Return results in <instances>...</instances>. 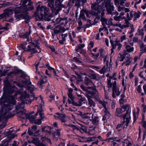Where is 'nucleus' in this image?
Here are the masks:
<instances>
[{
  "instance_id": "f257e3e1",
  "label": "nucleus",
  "mask_w": 146,
  "mask_h": 146,
  "mask_svg": "<svg viewBox=\"0 0 146 146\" xmlns=\"http://www.w3.org/2000/svg\"><path fill=\"white\" fill-rule=\"evenodd\" d=\"M5 85V90L7 91L8 95L5 94L4 93L0 99V105L2 108V109L4 112L1 117L3 118L7 119L13 116L11 115L9 111L12 108V105L15 104L16 103L15 100L16 96L18 94H20L21 99L22 102L27 103L26 100H27L29 97V95L25 91H24L18 90L15 86L21 88L23 86V84H21L17 82L11 81H9L7 80H4V82Z\"/></svg>"
},
{
  "instance_id": "f03ea898",
  "label": "nucleus",
  "mask_w": 146,
  "mask_h": 146,
  "mask_svg": "<svg viewBox=\"0 0 146 146\" xmlns=\"http://www.w3.org/2000/svg\"><path fill=\"white\" fill-rule=\"evenodd\" d=\"M28 1V0H23L22 7H19L16 8L10 7L5 9L3 14L0 15V19L3 17H8L9 15L13 14L14 11L15 17L17 19H26L29 17L27 11H31L34 9L32 6V3L30 1L28 5L26 4Z\"/></svg>"
},
{
  "instance_id": "7ed1b4c3",
  "label": "nucleus",
  "mask_w": 146,
  "mask_h": 146,
  "mask_svg": "<svg viewBox=\"0 0 146 146\" xmlns=\"http://www.w3.org/2000/svg\"><path fill=\"white\" fill-rule=\"evenodd\" d=\"M50 11V9L46 6L38 5L37 6V17L42 21H49L52 16Z\"/></svg>"
},
{
  "instance_id": "20e7f679",
  "label": "nucleus",
  "mask_w": 146,
  "mask_h": 146,
  "mask_svg": "<svg viewBox=\"0 0 146 146\" xmlns=\"http://www.w3.org/2000/svg\"><path fill=\"white\" fill-rule=\"evenodd\" d=\"M26 111L25 109H21L18 114V116L22 119H28L31 123L36 124V114H35V115H33L30 113L26 114Z\"/></svg>"
},
{
  "instance_id": "39448f33",
  "label": "nucleus",
  "mask_w": 146,
  "mask_h": 146,
  "mask_svg": "<svg viewBox=\"0 0 146 146\" xmlns=\"http://www.w3.org/2000/svg\"><path fill=\"white\" fill-rule=\"evenodd\" d=\"M27 44L26 43L23 44L21 45V47L25 51H29L32 54L36 52V44L33 42L30 43L28 45L27 47L26 48V46Z\"/></svg>"
},
{
  "instance_id": "423d86ee",
  "label": "nucleus",
  "mask_w": 146,
  "mask_h": 146,
  "mask_svg": "<svg viewBox=\"0 0 146 146\" xmlns=\"http://www.w3.org/2000/svg\"><path fill=\"white\" fill-rule=\"evenodd\" d=\"M28 133L29 135L35 136V137L33 138L32 142L33 143H34L36 146V125H33L31 128H29Z\"/></svg>"
},
{
  "instance_id": "0eeeda50",
  "label": "nucleus",
  "mask_w": 146,
  "mask_h": 146,
  "mask_svg": "<svg viewBox=\"0 0 146 146\" xmlns=\"http://www.w3.org/2000/svg\"><path fill=\"white\" fill-rule=\"evenodd\" d=\"M87 92H85V95H90L92 96H94L96 94H98L96 87L94 85L93 86H88L86 87Z\"/></svg>"
},
{
  "instance_id": "6e6552de",
  "label": "nucleus",
  "mask_w": 146,
  "mask_h": 146,
  "mask_svg": "<svg viewBox=\"0 0 146 146\" xmlns=\"http://www.w3.org/2000/svg\"><path fill=\"white\" fill-rule=\"evenodd\" d=\"M105 7L107 13L110 15L112 14V12L114 11V6L113 3H111L110 1L107 0L105 3Z\"/></svg>"
},
{
  "instance_id": "1a4fd4ad",
  "label": "nucleus",
  "mask_w": 146,
  "mask_h": 146,
  "mask_svg": "<svg viewBox=\"0 0 146 146\" xmlns=\"http://www.w3.org/2000/svg\"><path fill=\"white\" fill-rule=\"evenodd\" d=\"M44 105L42 104H40L38 106L37 105V107H38L37 108V116L38 114L41 117H42V116H44V110L43 109V106Z\"/></svg>"
},
{
  "instance_id": "9d476101",
  "label": "nucleus",
  "mask_w": 146,
  "mask_h": 146,
  "mask_svg": "<svg viewBox=\"0 0 146 146\" xmlns=\"http://www.w3.org/2000/svg\"><path fill=\"white\" fill-rule=\"evenodd\" d=\"M71 126L74 127L73 131V132H74V131L75 130L79 131L81 132L82 131L83 132H85L86 131L85 127L84 125L82 126L81 127L75 125H72Z\"/></svg>"
},
{
  "instance_id": "9b49d317",
  "label": "nucleus",
  "mask_w": 146,
  "mask_h": 146,
  "mask_svg": "<svg viewBox=\"0 0 146 146\" xmlns=\"http://www.w3.org/2000/svg\"><path fill=\"white\" fill-rule=\"evenodd\" d=\"M85 96L87 98L88 101V104L89 105L90 107H92V106H94L95 105V103L93 101V100L91 99L92 98V96H90V95H88L87 94L85 95Z\"/></svg>"
},
{
  "instance_id": "f8f14e48",
  "label": "nucleus",
  "mask_w": 146,
  "mask_h": 146,
  "mask_svg": "<svg viewBox=\"0 0 146 146\" xmlns=\"http://www.w3.org/2000/svg\"><path fill=\"white\" fill-rule=\"evenodd\" d=\"M62 3H60L59 2L57 1V0H56L55 2V4L54 5V12L55 11H57L58 10V8H60L62 7L63 6V5L61 4Z\"/></svg>"
},
{
  "instance_id": "ddd939ff",
  "label": "nucleus",
  "mask_w": 146,
  "mask_h": 146,
  "mask_svg": "<svg viewBox=\"0 0 146 146\" xmlns=\"http://www.w3.org/2000/svg\"><path fill=\"white\" fill-rule=\"evenodd\" d=\"M54 1L55 0H47V2H48V5L50 8L52 12H54Z\"/></svg>"
},
{
  "instance_id": "4468645a",
  "label": "nucleus",
  "mask_w": 146,
  "mask_h": 146,
  "mask_svg": "<svg viewBox=\"0 0 146 146\" xmlns=\"http://www.w3.org/2000/svg\"><path fill=\"white\" fill-rule=\"evenodd\" d=\"M116 115L117 117H122V115L121 114L123 112H124L122 110V108H117L116 110Z\"/></svg>"
},
{
  "instance_id": "2eb2a0df",
  "label": "nucleus",
  "mask_w": 146,
  "mask_h": 146,
  "mask_svg": "<svg viewBox=\"0 0 146 146\" xmlns=\"http://www.w3.org/2000/svg\"><path fill=\"white\" fill-rule=\"evenodd\" d=\"M44 78L42 76H41L40 81H38V83H37V85H39L41 88H42L44 86L43 85L45 84L46 81H47V80L46 79H45L46 81H45L44 80Z\"/></svg>"
},
{
  "instance_id": "dca6fc26",
  "label": "nucleus",
  "mask_w": 146,
  "mask_h": 146,
  "mask_svg": "<svg viewBox=\"0 0 146 146\" xmlns=\"http://www.w3.org/2000/svg\"><path fill=\"white\" fill-rule=\"evenodd\" d=\"M115 84V86L116 87H117V82L116 81H115L114 82L112 83L111 82V80H108L107 85L108 88H111L112 86H113V88Z\"/></svg>"
},
{
  "instance_id": "f3484780",
  "label": "nucleus",
  "mask_w": 146,
  "mask_h": 146,
  "mask_svg": "<svg viewBox=\"0 0 146 146\" xmlns=\"http://www.w3.org/2000/svg\"><path fill=\"white\" fill-rule=\"evenodd\" d=\"M84 83L87 85H91L94 84L92 80L89 78H87V76H86L85 78Z\"/></svg>"
},
{
  "instance_id": "a211bd4d",
  "label": "nucleus",
  "mask_w": 146,
  "mask_h": 146,
  "mask_svg": "<svg viewBox=\"0 0 146 146\" xmlns=\"http://www.w3.org/2000/svg\"><path fill=\"white\" fill-rule=\"evenodd\" d=\"M130 110V108H128L126 110H125L126 111V113L125 114H121V115H122V117L123 119H126V118H127V116H129V115H130V113L131 112V110Z\"/></svg>"
},
{
  "instance_id": "6ab92c4d",
  "label": "nucleus",
  "mask_w": 146,
  "mask_h": 146,
  "mask_svg": "<svg viewBox=\"0 0 146 146\" xmlns=\"http://www.w3.org/2000/svg\"><path fill=\"white\" fill-rule=\"evenodd\" d=\"M85 10L83 9L81 10L80 12V13L79 17V19H80L81 18H82L85 21H86L87 19L84 13H85Z\"/></svg>"
},
{
  "instance_id": "aec40b11",
  "label": "nucleus",
  "mask_w": 146,
  "mask_h": 146,
  "mask_svg": "<svg viewBox=\"0 0 146 146\" xmlns=\"http://www.w3.org/2000/svg\"><path fill=\"white\" fill-rule=\"evenodd\" d=\"M99 51L100 52V57H101V58H104V54L105 53V50L102 48H101L99 49Z\"/></svg>"
},
{
  "instance_id": "412c9836",
  "label": "nucleus",
  "mask_w": 146,
  "mask_h": 146,
  "mask_svg": "<svg viewBox=\"0 0 146 146\" xmlns=\"http://www.w3.org/2000/svg\"><path fill=\"white\" fill-rule=\"evenodd\" d=\"M125 48L126 51L130 53L132 52L134 50V48L133 47H131L129 45H127L126 46Z\"/></svg>"
},
{
  "instance_id": "4be33fe9",
  "label": "nucleus",
  "mask_w": 146,
  "mask_h": 146,
  "mask_svg": "<svg viewBox=\"0 0 146 146\" xmlns=\"http://www.w3.org/2000/svg\"><path fill=\"white\" fill-rule=\"evenodd\" d=\"M85 46V44H80L75 48V50L77 52H79V50H81Z\"/></svg>"
},
{
  "instance_id": "5701e85b",
  "label": "nucleus",
  "mask_w": 146,
  "mask_h": 146,
  "mask_svg": "<svg viewBox=\"0 0 146 146\" xmlns=\"http://www.w3.org/2000/svg\"><path fill=\"white\" fill-rule=\"evenodd\" d=\"M53 128L52 127L49 126H42L41 127V132H43L45 130H50Z\"/></svg>"
},
{
  "instance_id": "b1692460",
  "label": "nucleus",
  "mask_w": 146,
  "mask_h": 146,
  "mask_svg": "<svg viewBox=\"0 0 146 146\" xmlns=\"http://www.w3.org/2000/svg\"><path fill=\"white\" fill-rule=\"evenodd\" d=\"M40 119H37V125H39L42 122V121H44V119H46V117L44 116H42V117H40Z\"/></svg>"
},
{
  "instance_id": "393cba45",
  "label": "nucleus",
  "mask_w": 146,
  "mask_h": 146,
  "mask_svg": "<svg viewBox=\"0 0 146 146\" xmlns=\"http://www.w3.org/2000/svg\"><path fill=\"white\" fill-rule=\"evenodd\" d=\"M98 117L95 116L92 119V123L93 124L95 125H97L98 123L99 120H98Z\"/></svg>"
},
{
  "instance_id": "a878e982",
  "label": "nucleus",
  "mask_w": 146,
  "mask_h": 146,
  "mask_svg": "<svg viewBox=\"0 0 146 146\" xmlns=\"http://www.w3.org/2000/svg\"><path fill=\"white\" fill-rule=\"evenodd\" d=\"M23 85H28L30 84V82L29 79H25L22 81Z\"/></svg>"
},
{
  "instance_id": "bb28decb",
  "label": "nucleus",
  "mask_w": 146,
  "mask_h": 146,
  "mask_svg": "<svg viewBox=\"0 0 146 146\" xmlns=\"http://www.w3.org/2000/svg\"><path fill=\"white\" fill-rule=\"evenodd\" d=\"M126 123L124 125V126H126V127H127L129 126V124L130 122V120L131 119V116L129 115V117H127L126 119Z\"/></svg>"
},
{
  "instance_id": "cd10ccee",
  "label": "nucleus",
  "mask_w": 146,
  "mask_h": 146,
  "mask_svg": "<svg viewBox=\"0 0 146 146\" xmlns=\"http://www.w3.org/2000/svg\"><path fill=\"white\" fill-rule=\"evenodd\" d=\"M53 135L54 137H55L56 135H57L58 137L60 136V130L57 129L56 131L53 133Z\"/></svg>"
},
{
  "instance_id": "c85d7f7f",
  "label": "nucleus",
  "mask_w": 146,
  "mask_h": 146,
  "mask_svg": "<svg viewBox=\"0 0 146 146\" xmlns=\"http://www.w3.org/2000/svg\"><path fill=\"white\" fill-rule=\"evenodd\" d=\"M116 73H114L112 76H109V80H111V79L115 80H117V78L116 77Z\"/></svg>"
},
{
  "instance_id": "c756f323",
  "label": "nucleus",
  "mask_w": 146,
  "mask_h": 146,
  "mask_svg": "<svg viewBox=\"0 0 146 146\" xmlns=\"http://www.w3.org/2000/svg\"><path fill=\"white\" fill-rule=\"evenodd\" d=\"M110 114L104 113V115L103 116L102 120L104 121L106 119H109V116Z\"/></svg>"
},
{
  "instance_id": "7c9ffc66",
  "label": "nucleus",
  "mask_w": 146,
  "mask_h": 146,
  "mask_svg": "<svg viewBox=\"0 0 146 146\" xmlns=\"http://www.w3.org/2000/svg\"><path fill=\"white\" fill-rule=\"evenodd\" d=\"M138 13L136 12H135L134 20H136L137 18H138L140 17L141 13L139 11Z\"/></svg>"
},
{
  "instance_id": "2f4dec72",
  "label": "nucleus",
  "mask_w": 146,
  "mask_h": 146,
  "mask_svg": "<svg viewBox=\"0 0 146 146\" xmlns=\"http://www.w3.org/2000/svg\"><path fill=\"white\" fill-rule=\"evenodd\" d=\"M106 70V67L104 65L100 70L99 72L101 74H104Z\"/></svg>"
},
{
  "instance_id": "473e14b6",
  "label": "nucleus",
  "mask_w": 146,
  "mask_h": 146,
  "mask_svg": "<svg viewBox=\"0 0 146 146\" xmlns=\"http://www.w3.org/2000/svg\"><path fill=\"white\" fill-rule=\"evenodd\" d=\"M90 55L91 56L93 57H94V59H97L100 55V53H98L96 54H95L91 52L90 54Z\"/></svg>"
},
{
  "instance_id": "72a5a7b5",
  "label": "nucleus",
  "mask_w": 146,
  "mask_h": 146,
  "mask_svg": "<svg viewBox=\"0 0 146 146\" xmlns=\"http://www.w3.org/2000/svg\"><path fill=\"white\" fill-rule=\"evenodd\" d=\"M130 108V106L129 104L123 105L121 107L122 109H123L124 110L123 111H124V112L125 111V110H126L128 108Z\"/></svg>"
},
{
  "instance_id": "f704fd0d",
  "label": "nucleus",
  "mask_w": 146,
  "mask_h": 146,
  "mask_svg": "<svg viewBox=\"0 0 146 146\" xmlns=\"http://www.w3.org/2000/svg\"><path fill=\"white\" fill-rule=\"evenodd\" d=\"M115 88V89H116V92H115V94H116V95L117 96H119L121 94L120 91L119 90V88H118L117 89V86L116 87H115V84L114 85V86L113 88Z\"/></svg>"
},
{
  "instance_id": "c9c22d12",
  "label": "nucleus",
  "mask_w": 146,
  "mask_h": 146,
  "mask_svg": "<svg viewBox=\"0 0 146 146\" xmlns=\"http://www.w3.org/2000/svg\"><path fill=\"white\" fill-rule=\"evenodd\" d=\"M86 98L84 97H83L81 98L79 100V103H80V104L81 105V106L82 104V102H83L84 101H86Z\"/></svg>"
},
{
  "instance_id": "e433bc0d",
  "label": "nucleus",
  "mask_w": 146,
  "mask_h": 146,
  "mask_svg": "<svg viewBox=\"0 0 146 146\" xmlns=\"http://www.w3.org/2000/svg\"><path fill=\"white\" fill-rule=\"evenodd\" d=\"M9 70H5L4 71V74H3V75L4 76L6 74H7V75L8 76H12V75L13 74H14V73L13 72H10V73H8L7 72V71H8Z\"/></svg>"
},
{
  "instance_id": "4c0bfd02",
  "label": "nucleus",
  "mask_w": 146,
  "mask_h": 146,
  "mask_svg": "<svg viewBox=\"0 0 146 146\" xmlns=\"http://www.w3.org/2000/svg\"><path fill=\"white\" fill-rule=\"evenodd\" d=\"M89 44L91 46H88V50L91 49V48H93L94 47V42L92 41H90Z\"/></svg>"
},
{
  "instance_id": "58836bf2",
  "label": "nucleus",
  "mask_w": 146,
  "mask_h": 146,
  "mask_svg": "<svg viewBox=\"0 0 146 146\" xmlns=\"http://www.w3.org/2000/svg\"><path fill=\"white\" fill-rule=\"evenodd\" d=\"M43 134H45V135H47L48 134L51 135V132L50 130H45L43 132H41Z\"/></svg>"
},
{
  "instance_id": "ea45409f",
  "label": "nucleus",
  "mask_w": 146,
  "mask_h": 146,
  "mask_svg": "<svg viewBox=\"0 0 146 146\" xmlns=\"http://www.w3.org/2000/svg\"><path fill=\"white\" fill-rule=\"evenodd\" d=\"M115 92H116V89L115 88H112V97L113 98H115L116 97L115 95Z\"/></svg>"
},
{
  "instance_id": "a19ab883",
  "label": "nucleus",
  "mask_w": 146,
  "mask_h": 146,
  "mask_svg": "<svg viewBox=\"0 0 146 146\" xmlns=\"http://www.w3.org/2000/svg\"><path fill=\"white\" fill-rule=\"evenodd\" d=\"M37 26L40 29H42L43 31H44L46 29L45 27H44L41 25V23H38L37 24Z\"/></svg>"
},
{
  "instance_id": "79ce46f5",
  "label": "nucleus",
  "mask_w": 146,
  "mask_h": 146,
  "mask_svg": "<svg viewBox=\"0 0 146 146\" xmlns=\"http://www.w3.org/2000/svg\"><path fill=\"white\" fill-rule=\"evenodd\" d=\"M110 42L111 44V45L112 46L111 48H112L113 49H115L116 48V45L115 44L113 41V40H110Z\"/></svg>"
},
{
  "instance_id": "37998d69",
  "label": "nucleus",
  "mask_w": 146,
  "mask_h": 146,
  "mask_svg": "<svg viewBox=\"0 0 146 146\" xmlns=\"http://www.w3.org/2000/svg\"><path fill=\"white\" fill-rule=\"evenodd\" d=\"M88 114V113H83L81 117H82V118H89V116L87 115Z\"/></svg>"
},
{
  "instance_id": "c03bdc74",
  "label": "nucleus",
  "mask_w": 146,
  "mask_h": 146,
  "mask_svg": "<svg viewBox=\"0 0 146 146\" xmlns=\"http://www.w3.org/2000/svg\"><path fill=\"white\" fill-rule=\"evenodd\" d=\"M126 55H129V54H124L123 55H122L121 56V59L120 60V61H123L125 59V56Z\"/></svg>"
},
{
  "instance_id": "a18cd8bd",
  "label": "nucleus",
  "mask_w": 146,
  "mask_h": 146,
  "mask_svg": "<svg viewBox=\"0 0 146 146\" xmlns=\"http://www.w3.org/2000/svg\"><path fill=\"white\" fill-rule=\"evenodd\" d=\"M62 71L64 74V76L67 78H68L69 76L68 72L65 70L64 68H62Z\"/></svg>"
},
{
  "instance_id": "49530a36",
  "label": "nucleus",
  "mask_w": 146,
  "mask_h": 146,
  "mask_svg": "<svg viewBox=\"0 0 146 146\" xmlns=\"http://www.w3.org/2000/svg\"><path fill=\"white\" fill-rule=\"evenodd\" d=\"M72 104L74 106H81V105L80 104V103H79V104H78L76 102L74 101V100H72Z\"/></svg>"
},
{
  "instance_id": "de8ad7c7",
  "label": "nucleus",
  "mask_w": 146,
  "mask_h": 146,
  "mask_svg": "<svg viewBox=\"0 0 146 146\" xmlns=\"http://www.w3.org/2000/svg\"><path fill=\"white\" fill-rule=\"evenodd\" d=\"M143 73L144 72L143 71H141L139 74V76L140 78H142L144 80H145V78L144 76V75L143 74Z\"/></svg>"
},
{
  "instance_id": "09e8293b",
  "label": "nucleus",
  "mask_w": 146,
  "mask_h": 146,
  "mask_svg": "<svg viewBox=\"0 0 146 146\" xmlns=\"http://www.w3.org/2000/svg\"><path fill=\"white\" fill-rule=\"evenodd\" d=\"M37 146H46V145L42 143H39V139L37 138Z\"/></svg>"
},
{
  "instance_id": "8fccbe9b",
  "label": "nucleus",
  "mask_w": 146,
  "mask_h": 146,
  "mask_svg": "<svg viewBox=\"0 0 146 146\" xmlns=\"http://www.w3.org/2000/svg\"><path fill=\"white\" fill-rule=\"evenodd\" d=\"M68 97L71 100H74V97L73 96L72 93H68Z\"/></svg>"
},
{
  "instance_id": "3c124183",
  "label": "nucleus",
  "mask_w": 146,
  "mask_h": 146,
  "mask_svg": "<svg viewBox=\"0 0 146 146\" xmlns=\"http://www.w3.org/2000/svg\"><path fill=\"white\" fill-rule=\"evenodd\" d=\"M117 141L116 140H114L112 141V143L111 145V146H115L116 145V146H119V144L118 143H117L116 141Z\"/></svg>"
},
{
  "instance_id": "603ef678",
  "label": "nucleus",
  "mask_w": 146,
  "mask_h": 146,
  "mask_svg": "<svg viewBox=\"0 0 146 146\" xmlns=\"http://www.w3.org/2000/svg\"><path fill=\"white\" fill-rule=\"evenodd\" d=\"M38 40H37V50L38 49V51L37 50V53H40L41 52V49L40 48L39 46V44L38 43Z\"/></svg>"
},
{
  "instance_id": "864d4df0",
  "label": "nucleus",
  "mask_w": 146,
  "mask_h": 146,
  "mask_svg": "<svg viewBox=\"0 0 146 146\" xmlns=\"http://www.w3.org/2000/svg\"><path fill=\"white\" fill-rule=\"evenodd\" d=\"M137 91L139 93H141L142 89L140 85H139L137 88Z\"/></svg>"
},
{
  "instance_id": "5fc2aeb1",
  "label": "nucleus",
  "mask_w": 146,
  "mask_h": 146,
  "mask_svg": "<svg viewBox=\"0 0 146 146\" xmlns=\"http://www.w3.org/2000/svg\"><path fill=\"white\" fill-rule=\"evenodd\" d=\"M61 18V21H65V24H66L68 22V21L67 20V17L66 16H65L63 18Z\"/></svg>"
},
{
  "instance_id": "6e6d98bb",
  "label": "nucleus",
  "mask_w": 146,
  "mask_h": 146,
  "mask_svg": "<svg viewBox=\"0 0 146 146\" xmlns=\"http://www.w3.org/2000/svg\"><path fill=\"white\" fill-rule=\"evenodd\" d=\"M80 87L83 91L85 92H87V90H86V87H85L83 84L81 85Z\"/></svg>"
},
{
  "instance_id": "4d7b16f0",
  "label": "nucleus",
  "mask_w": 146,
  "mask_h": 146,
  "mask_svg": "<svg viewBox=\"0 0 146 146\" xmlns=\"http://www.w3.org/2000/svg\"><path fill=\"white\" fill-rule=\"evenodd\" d=\"M133 123H135L136 120L137 119V118L136 116L135 113L134 112H133Z\"/></svg>"
},
{
  "instance_id": "13d9d810",
  "label": "nucleus",
  "mask_w": 146,
  "mask_h": 146,
  "mask_svg": "<svg viewBox=\"0 0 146 146\" xmlns=\"http://www.w3.org/2000/svg\"><path fill=\"white\" fill-rule=\"evenodd\" d=\"M84 11H85V13L86 14L87 17L90 18V16L89 15L91 14L90 12L86 10Z\"/></svg>"
},
{
  "instance_id": "bf43d9fd",
  "label": "nucleus",
  "mask_w": 146,
  "mask_h": 146,
  "mask_svg": "<svg viewBox=\"0 0 146 146\" xmlns=\"http://www.w3.org/2000/svg\"><path fill=\"white\" fill-rule=\"evenodd\" d=\"M48 47L50 49L51 52H55V49L54 46L52 45L51 46H48Z\"/></svg>"
},
{
  "instance_id": "052dcab7",
  "label": "nucleus",
  "mask_w": 146,
  "mask_h": 146,
  "mask_svg": "<svg viewBox=\"0 0 146 146\" xmlns=\"http://www.w3.org/2000/svg\"><path fill=\"white\" fill-rule=\"evenodd\" d=\"M120 17L121 16L120 15L118 16H115L113 17V19L115 20L119 21H120Z\"/></svg>"
},
{
  "instance_id": "680f3d73",
  "label": "nucleus",
  "mask_w": 146,
  "mask_h": 146,
  "mask_svg": "<svg viewBox=\"0 0 146 146\" xmlns=\"http://www.w3.org/2000/svg\"><path fill=\"white\" fill-rule=\"evenodd\" d=\"M73 60L74 61L78 63H80L81 61L78 59L77 57H74L73 58Z\"/></svg>"
},
{
  "instance_id": "e2e57ef3",
  "label": "nucleus",
  "mask_w": 146,
  "mask_h": 146,
  "mask_svg": "<svg viewBox=\"0 0 146 146\" xmlns=\"http://www.w3.org/2000/svg\"><path fill=\"white\" fill-rule=\"evenodd\" d=\"M131 30L129 32V33L130 34H131L134 31L135 29L133 27V25H132L131 26Z\"/></svg>"
},
{
  "instance_id": "0e129e2a",
  "label": "nucleus",
  "mask_w": 146,
  "mask_h": 146,
  "mask_svg": "<svg viewBox=\"0 0 146 146\" xmlns=\"http://www.w3.org/2000/svg\"><path fill=\"white\" fill-rule=\"evenodd\" d=\"M126 39V35H124L121 36L120 38L121 42H123V40H125Z\"/></svg>"
},
{
  "instance_id": "69168bd1",
  "label": "nucleus",
  "mask_w": 146,
  "mask_h": 146,
  "mask_svg": "<svg viewBox=\"0 0 146 146\" xmlns=\"http://www.w3.org/2000/svg\"><path fill=\"white\" fill-rule=\"evenodd\" d=\"M10 3L9 2H7L6 3H3L2 4H1L0 5H2L3 7H5L7 6H8L10 5Z\"/></svg>"
},
{
  "instance_id": "338daca9",
  "label": "nucleus",
  "mask_w": 146,
  "mask_h": 146,
  "mask_svg": "<svg viewBox=\"0 0 146 146\" xmlns=\"http://www.w3.org/2000/svg\"><path fill=\"white\" fill-rule=\"evenodd\" d=\"M141 122H142V127L144 128H146V121L145 120H144V121L142 120Z\"/></svg>"
},
{
  "instance_id": "774afa93",
  "label": "nucleus",
  "mask_w": 146,
  "mask_h": 146,
  "mask_svg": "<svg viewBox=\"0 0 146 146\" xmlns=\"http://www.w3.org/2000/svg\"><path fill=\"white\" fill-rule=\"evenodd\" d=\"M142 107L143 108V112L144 113H145L146 111V105H145L144 104H143L142 105Z\"/></svg>"
}]
</instances>
